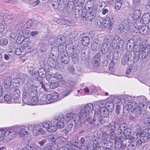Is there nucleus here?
Masks as SVG:
<instances>
[{
  "instance_id": "f257e3e1",
  "label": "nucleus",
  "mask_w": 150,
  "mask_h": 150,
  "mask_svg": "<svg viewBox=\"0 0 150 150\" xmlns=\"http://www.w3.org/2000/svg\"><path fill=\"white\" fill-rule=\"evenodd\" d=\"M36 88L33 85H25L24 93L23 94V101L25 104L28 105L30 103V98L34 96L36 92Z\"/></svg>"
},
{
  "instance_id": "f03ea898",
  "label": "nucleus",
  "mask_w": 150,
  "mask_h": 150,
  "mask_svg": "<svg viewBox=\"0 0 150 150\" xmlns=\"http://www.w3.org/2000/svg\"><path fill=\"white\" fill-rule=\"evenodd\" d=\"M47 76L46 79L50 83V86L51 88H55L58 87L59 84H62L64 83V81L60 75L56 76Z\"/></svg>"
},
{
  "instance_id": "7ed1b4c3",
  "label": "nucleus",
  "mask_w": 150,
  "mask_h": 150,
  "mask_svg": "<svg viewBox=\"0 0 150 150\" xmlns=\"http://www.w3.org/2000/svg\"><path fill=\"white\" fill-rule=\"evenodd\" d=\"M42 98V100L45 101L44 103L49 104L58 100L59 96L58 93L56 92H53L52 93H50L47 95H43Z\"/></svg>"
},
{
  "instance_id": "20e7f679",
  "label": "nucleus",
  "mask_w": 150,
  "mask_h": 150,
  "mask_svg": "<svg viewBox=\"0 0 150 150\" xmlns=\"http://www.w3.org/2000/svg\"><path fill=\"white\" fill-rule=\"evenodd\" d=\"M93 110V106L91 103H89L82 108L79 113V117L84 119Z\"/></svg>"
},
{
  "instance_id": "39448f33",
  "label": "nucleus",
  "mask_w": 150,
  "mask_h": 150,
  "mask_svg": "<svg viewBox=\"0 0 150 150\" xmlns=\"http://www.w3.org/2000/svg\"><path fill=\"white\" fill-rule=\"evenodd\" d=\"M118 125L115 126H113V125L111 122L105 128L106 129L105 132L107 134H110L111 139L112 140H115L116 139V132L115 130H117Z\"/></svg>"
},
{
  "instance_id": "423d86ee",
  "label": "nucleus",
  "mask_w": 150,
  "mask_h": 150,
  "mask_svg": "<svg viewBox=\"0 0 150 150\" xmlns=\"http://www.w3.org/2000/svg\"><path fill=\"white\" fill-rule=\"evenodd\" d=\"M117 36L114 37L111 42V46L113 49H122L123 47L124 43V41L122 40H119Z\"/></svg>"
},
{
  "instance_id": "0eeeda50",
  "label": "nucleus",
  "mask_w": 150,
  "mask_h": 150,
  "mask_svg": "<svg viewBox=\"0 0 150 150\" xmlns=\"http://www.w3.org/2000/svg\"><path fill=\"white\" fill-rule=\"evenodd\" d=\"M31 130V127L30 125L21 127L20 128L18 134L19 137L22 138L24 137L26 135L30 134Z\"/></svg>"
},
{
  "instance_id": "6e6552de",
  "label": "nucleus",
  "mask_w": 150,
  "mask_h": 150,
  "mask_svg": "<svg viewBox=\"0 0 150 150\" xmlns=\"http://www.w3.org/2000/svg\"><path fill=\"white\" fill-rule=\"evenodd\" d=\"M37 67H35L34 68L32 67H30V68H29V73L32 75H35L37 77L39 76L42 78L45 76V71L44 69H40L38 70V72H37L35 71V69Z\"/></svg>"
},
{
  "instance_id": "1a4fd4ad",
  "label": "nucleus",
  "mask_w": 150,
  "mask_h": 150,
  "mask_svg": "<svg viewBox=\"0 0 150 150\" xmlns=\"http://www.w3.org/2000/svg\"><path fill=\"white\" fill-rule=\"evenodd\" d=\"M134 57H132V54L131 53H126L124 55L121 60L122 63L123 65L127 64L128 62H133L136 63L134 61Z\"/></svg>"
},
{
  "instance_id": "9d476101",
  "label": "nucleus",
  "mask_w": 150,
  "mask_h": 150,
  "mask_svg": "<svg viewBox=\"0 0 150 150\" xmlns=\"http://www.w3.org/2000/svg\"><path fill=\"white\" fill-rule=\"evenodd\" d=\"M132 24L130 20L129 19L125 20L122 22V25L120 26V30L122 33L125 32L128 30L130 28L131 25Z\"/></svg>"
},
{
  "instance_id": "9b49d317",
  "label": "nucleus",
  "mask_w": 150,
  "mask_h": 150,
  "mask_svg": "<svg viewBox=\"0 0 150 150\" xmlns=\"http://www.w3.org/2000/svg\"><path fill=\"white\" fill-rule=\"evenodd\" d=\"M133 45L134 52V55L133 56L134 57V61L135 62H137L139 59L141 52L140 45H134L133 44Z\"/></svg>"
},
{
  "instance_id": "f8f14e48",
  "label": "nucleus",
  "mask_w": 150,
  "mask_h": 150,
  "mask_svg": "<svg viewBox=\"0 0 150 150\" xmlns=\"http://www.w3.org/2000/svg\"><path fill=\"white\" fill-rule=\"evenodd\" d=\"M99 112V111H96L95 112L94 116L93 117L95 125L102 124L105 122L104 120L100 115Z\"/></svg>"
},
{
  "instance_id": "ddd939ff",
  "label": "nucleus",
  "mask_w": 150,
  "mask_h": 150,
  "mask_svg": "<svg viewBox=\"0 0 150 150\" xmlns=\"http://www.w3.org/2000/svg\"><path fill=\"white\" fill-rule=\"evenodd\" d=\"M114 18L115 16L113 14H112L110 16L105 18L103 21L104 23L105 24V26L108 28H110Z\"/></svg>"
},
{
  "instance_id": "4468645a",
  "label": "nucleus",
  "mask_w": 150,
  "mask_h": 150,
  "mask_svg": "<svg viewBox=\"0 0 150 150\" xmlns=\"http://www.w3.org/2000/svg\"><path fill=\"white\" fill-rule=\"evenodd\" d=\"M96 15V11L95 9H92L87 12V16L85 18L86 21L90 22L93 21L95 18Z\"/></svg>"
},
{
  "instance_id": "2eb2a0df",
  "label": "nucleus",
  "mask_w": 150,
  "mask_h": 150,
  "mask_svg": "<svg viewBox=\"0 0 150 150\" xmlns=\"http://www.w3.org/2000/svg\"><path fill=\"white\" fill-rule=\"evenodd\" d=\"M54 118L55 120L59 121L57 123V127L63 128L64 125V123L62 122L64 119V115L62 114H61L57 116H55Z\"/></svg>"
},
{
  "instance_id": "dca6fc26",
  "label": "nucleus",
  "mask_w": 150,
  "mask_h": 150,
  "mask_svg": "<svg viewBox=\"0 0 150 150\" xmlns=\"http://www.w3.org/2000/svg\"><path fill=\"white\" fill-rule=\"evenodd\" d=\"M9 131L8 129H0V141L3 140L4 138L8 141L9 139Z\"/></svg>"
},
{
  "instance_id": "f3484780",
  "label": "nucleus",
  "mask_w": 150,
  "mask_h": 150,
  "mask_svg": "<svg viewBox=\"0 0 150 150\" xmlns=\"http://www.w3.org/2000/svg\"><path fill=\"white\" fill-rule=\"evenodd\" d=\"M112 124L113 125V126L115 127V126H118V128L117 129V130H115L116 133H117V137L120 138H122L124 136L125 134L124 133V132L123 130H121L120 127L121 125H119L118 123L116 122H115L112 121Z\"/></svg>"
},
{
  "instance_id": "a211bd4d",
  "label": "nucleus",
  "mask_w": 150,
  "mask_h": 150,
  "mask_svg": "<svg viewBox=\"0 0 150 150\" xmlns=\"http://www.w3.org/2000/svg\"><path fill=\"white\" fill-rule=\"evenodd\" d=\"M103 43L98 39L93 40L91 46L92 50L93 51H96L99 49L100 46Z\"/></svg>"
},
{
  "instance_id": "6ab92c4d",
  "label": "nucleus",
  "mask_w": 150,
  "mask_h": 150,
  "mask_svg": "<svg viewBox=\"0 0 150 150\" xmlns=\"http://www.w3.org/2000/svg\"><path fill=\"white\" fill-rule=\"evenodd\" d=\"M135 108V106L133 105L132 102H128L124 107L123 111L126 113H128L129 111L132 112L134 111Z\"/></svg>"
},
{
  "instance_id": "aec40b11",
  "label": "nucleus",
  "mask_w": 150,
  "mask_h": 150,
  "mask_svg": "<svg viewBox=\"0 0 150 150\" xmlns=\"http://www.w3.org/2000/svg\"><path fill=\"white\" fill-rule=\"evenodd\" d=\"M95 125L93 118L88 117L86 119L84 125H86V128L88 129H92L93 125Z\"/></svg>"
},
{
  "instance_id": "412c9836",
  "label": "nucleus",
  "mask_w": 150,
  "mask_h": 150,
  "mask_svg": "<svg viewBox=\"0 0 150 150\" xmlns=\"http://www.w3.org/2000/svg\"><path fill=\"white\" fill-rule=\"evenodd\" d=\"M79 140L77 137H75L72 138L69 142L68 143V145L70 146V148L72 149L73 148H78L79 147L77 146V144L78 143Z\"/></svg>"
},
{
  "instance_id": "4be33fe9",
  "label": "nucleus",
  "mask_w": 150,
  "mask_h": 150,
  "mask_svg": "<svg viewBox=\"0 0 150 150\" xmlns=\"http://www.w3.org/2000/svg\"><path fill=\"white\" fill-rule=\"evenodd\" d=\"M121 130H123L125 136H130L131 135V129L125 124L121 125Z\"/></svg>"
},
{
  "instance_id": "5701e85b",
  "label": "nucleus",
  "mask_w": 150,
  "mask_h": 150,
  "mask_svg": "<svg viewBox=\"0 0 150 150\" xmlns=\"http://www.w3.org/2000/svg\"><path fill=\"white\" fill-rule=\"evenodd\" d=\"M101 54L99 53L96 54L93 59V62L94 64V67H97L100 62Z\"/></svg>"
},
{
  "instance_id": "b1692460",
  "label": "nucleus",
  "mask_w": 150,
  "mask_h": 150,
  "mask_svg": "<svg viewBox=\"0 0 150 150\" xmlns=\"http://www.w3.org/2000/svg\"><path fill=\"white\" fill-rule=\"evenodd\" d=\"M102 144V145L104 146V147H111L113 145L112 143L108 137H103Z\"/></svg>"
},
{
  "instance_id": "393cba45",
  "label": "nucleus",
  "mask_w": 150,
  "mask_h": 150,
  "mask_svg": "<svg viewBox=\"0 0 150 150\" xmlns=\"http://www.w3.org/2000/svg\"><path fill=\"white\" fill-rule=\"evenodd\" d=\"M97 111H99V115L102 117H107L109 115V111L106 110L104 107H102L100 108V110H98Z\"/></svg>"
},
{
  "instance_id": "a878e982",
  "label": "nucleus",
  "mask_w": 150,
  "mask_h": 150,
  "mask_svg": "<svg viewBox=\"0 0 150 150\" xmlns=\"http://www.w3.org/2000/svg\"><path fill=\"white\" fill-rule=\"evenodd\" d=\"M82 34H81L80 36V38H81V41L82 45L85 46H86L89 44L90 42V38L89 37L87 36H84L81 37Z\"/></svg>"
},
{
  "instance_id": "bb28decb",
  "label": "nucleus",
  "mask_w": 150,
  "mask_h": 150,
  "mask_svg": "<svg viewBox=\"0 0 150 150\" xmlns=\"http://www.w3.org/2000/svg\"><path fill=\"white\" fill-rule=\"evenodd\" d=\"M75 8L74 9V15L76 18H79L80 17V13L81 10L82 9V6L81 5H78L75 6Z\"/></svg>"
},
{
  "instance_id": "cd10ccee",
  "label": "nucleus",
  "mask_w": 150,
  "mask_h": 150,
  "mask_svg": "<svg viewBox=\"0 0 150 150\" xmlns=\"http://www.w3.org/2000/svg\"><path fill=\"white\" fill-rule=\"evenodd\" d=\"M12 92V93L11 94V96L13 99L18 98L20 96V93L18 89L14 88L13 89H11Z\"/></svg>"
},
{
  "instance_id": "c85d7f7f",
  "label": "nucleus",
  "mask_w": 150,
  "mask_h": 150,
  "mask_svg": "<svg viewBox=\"0 0 150 150\" xmlns=\"http://www.w3.org/2000/svg\"><path fill=\"white\" fill-rule=\"evenodd\" d=\"M126 138L122 140V144L126 147H128L132 143V140H134L133 138H130V136H126Z\"/></svg>"
},
{
  "instance_id": "c756f323",
  "label": "nucleus",
  "mask_w": 150,
  "mask_h": 150,
  "mask_svg": "<svg viewBox=\"0 0 150 150\" xmlns=\"http://www.w3.org/2000/svg\"><path fill=\"white\" fill-rule=\"evenodd\" d=\"M122 110L120 106L119 105H117L116 106V108L115 109V111L116 114H117L116 116V118L118 120H121V119L122 118V116L120 115H119L120 112L122 111Z\"/></svg>"
},
{
  "instance_id": "7c9ffc66",
  "label": "nucleus",
  "mask_w": 150,
  "mask_h": 150,
  "mask_svg": "<svg viewBox=\"0 0 150 150\" xmlns=\"http://www.w3.org/2000/svg\"><path fill=\"white\" fill-rule=\"evenodd\" d=\"M40 46L39 51L41 53H44L46 52L47 50V46L45 43L41 41L39 42Z\"/></svg>"
},
{
  "instance_id": "2f4dec72",
  "label": "nucleus",
  "mask_w": 150,
  "mask_h": 150,
  "mask_svg": "<svg viewBox=\"0 0 150 150\" xmlns=\"http://www.w3.org/2000/svg\"><path fill=\"white\" fill-rule=\"evenodd\" d=\"M146 111L145 110H142L140 106H139L136 109L135 115L137 117H139L141 114L146 115Z\"/></svg>"
},
{
  "instance_id": "473e14b6",
  "label": "nucleus",
  "mask_w": 150,
  "mask_h": 150,
  "mask_svg": "<svg viewBox=\"0 0 150 150\" xmlns=\"http://www.w3.org/2000/svg\"><path fill=\"white\" fill-rule=\"evenodd\" d=\"M105 108L108 111L112 112L114 109V105L113 103L111 101L107 102L105 104Z\"/></svg>"
},
{
  "instance_id": "72a5a7b5",
  "label": "nucleus",
  "mask_w": 150,
  "mask_h": 150,
  "mask_svg": "<svg viewBox=\"0 0 150 150\" xmlns=\"http://www.w3.org/2000/svg\"><path fill=\"white\" fill-rule=\"evenodd\" d=\"M150 51V45H147L143 50L142 53V57L143 58H146Z\"/></svg>"
},
{
  "instance_id": "f704fd0d",
  "label": "nucleus",
  "mask_w": 150,
  "mask_h": 150,
  "mask_svg": "<svg viewBox=\"0 0 150 150\" xmlns=\"http://www.w3.org/2000/svg\"><path fill=\"white\" fill-rule=\"evenodd\" d=\"M137 29L139 30V33L144 34L146 33L148 30V27L146 25H144L142 26L139 25Z\"/></svg>"
},
{
  "instance_id": "c9c22d12",
  "label": "nucleus",
  "mask_w": 150,
  "mask_h": 150,
  "mask_svg": "<svg viewBox=\"0 0 150 150\" xmlns=\"http://www.w3.org/2000/svg\"><path fill=\"white\" fill-rule=\"evenodd\" d=\"M47 62L48 65L52 67H57V64L53 58L49 57L47 59Z\"/></svg>"
},
{
  "instance_id": "e433bc0d",
  "label": "nucleus",
  "mask_w": 150,
  "mask_h": 150,
  "mask_svg": "<svg viewBox=\"0 0 150 150\" xmlns=\"http://www.w3.org/2000/svg\"><path fill=\"white\" fill-rule=\"evenodd\" d=\"M122 144V140L119 139L115 142V150H120Z\"/></svg>"
},
{
  "instance_id": "4c0bfd02",
  "label": "nucleus",
  "mask_w": 150,
  "mask_h": 150,
  "mask_svg": "<svg viewBox=\"0 0 150 150\" xmlns=\"http://www.w3.org/2000/svg\"><path fill=\"white\" fill-rule=\"evenodd\" d=\"M72 91L71 87L68 88L66 87L63 90L61 94L63 97H65L69 95Z\"/></svg>"
},
{
  "instance_id": "58836bf2",
  "label": "nucleus",
  "mask_w": 150,
  "mask_h": 150,
  "mask_svg": "<svg viewBox=\"0 0 150 150\" xmlns=\"http://www.w3.org/2000/svg\"><path fill=\"white\" fill-rule=\"evenodd\" d=\"M21 81V78H14L11 82V83H10V85L12 84L13 86L18 87L20 86Z\"/></svg>"
},
{
  "instance_id": "ea45409f",
  "label": "nucleus",
  "mask_w": 150,
  "mask_h": 150,
  "mask_svg": "<svg viewBox=\"0 0 150 150\" xmlns=\"http://www.w3.org/2000/svg\"><path fill=\"white\" fill-rule=\"evenodd\" d=\"M142 22L144 24L146 25L149 22L150 16L149 13H146L143 16Z\"/></svg>"
},
{
  "instance_id": "a19ab883",
  "label": "nucleus",
  "mask_w": 150,
  "mask_h": 150,
  "mask_svg": "<svg viewBox=\"0 0 150 150\" xmlns=\"http://www.w3.org/2000/svg\"><path fill=\"white\" fill-rule=\"evenodd\" d=\"M86 138V137H82L79 141L81 148L83 150H85L86 149V144L87 141Z\"/></svg>"
},
{
  "instance_id": "79ce46f5",
  "label": "nucleus",
  "mask_w": 150,
  "mask_h": 150,
  "mask_svg": "<svg viewBox=\"0 0 150 150\" xmlns=\"http://www.w3.org/2000/svg\"><path fill=\"white\" fill-rule=\"evenodd\" d=\"M36 93H35L34 96H33L32 98H30V103L28 105H35L38 102V99L37 96H36Z\"/></svg>"
},
{
  "instance_id": "37998d69",
  "label": "nucleus",
  "mask_w": 150,
  "mask_h": 150,
  "mask_svg": "<svg viewBox=\"0 0 150 150\" xmlns=\"http://www.w3.org/2000/svg\"><path fill=\"white\" fill-rule=\"evenodd\" d=\"M65 139L62 137H57L56 139V145L62 146L64 143Z\"/></svg>"
},
{
  "instance_id": "c03bdc74",
  "label": "nucleus",
  "mask_w": 150,
  "mask_h": 150,
  "mask_svg": "<svg viewBox=\"0 0 150 150\" xmlns=\"http://www.w3.org/2000/svg\"><path fill=\"white\" fill-rule=\"evenodd\" d=\"M80 53L81 59L83 60H85L87 56L88 52H87L85 48L83 47L81 49Z\"/></svg>"
},
{
  "instance_id": "a18cd8bd",
  "label": "nucleus",
  "mask_w": 150,
  "mask_h": 150,
  "mask_svg": "<svg viewBox=\"0 0 150 150\" xmlns=\"http://www.w3.org/2000/svg\"><path fill=\"white\" fill-rule=\"evenodd\" d=\"M76 117H77V116L72 113L67 114L65 116V121L67 122H69L71 119L76 118Z\"/></svg>"
},
{
  "instance_id": "49530a36",
  "label": "nucleus",
  "mask_w": 150,
  "mask_h": 150,
  "mask_svg": "<svg viewBox=\"0 0 150 150\" xmlns=\"http://www.w3.org/2000/svg\"><path fill=\"white\" fill-rule=\"evenodd\" d=\"M140 15V11L139 10H136L133 12L132 16V18L134 20H137L139 18Z\"/></svg>"
},
{
  "instance_id": "de8ad7c7",
  "label": "nucleus",
  "mask_w": 150,
  "mask_h": 150,
  "mask_svg": "<svg viewBox=\"0 0 150 150\" xmlns=\"http://www.w3.org/2000/svg\"><path fill=\"white\" fill-rule=\"evenodd\" d=\"M59 49L57 46H53L51 49V53L52 56L59 54Z\"/></svg>"
},
{
  "instance_id": "09e8293b",
  "label": "nucleus",
  "mask_w": 150,
  "mask_h": 150,
  "mask_svg": "<svg viewBox=\"0 0 150 150\" xmlns=\"http://www.w3.org/2000/svg\"><path fill=\"white\" fill-rule=\"evenodd\" d=\"M57 40H58V43L63 44V45L66 44V38L62 35H60L59 36Z\"/></svg>"
},
{
  "instance_id": "8fccbe9b",
  "label": "nucleus",
  "mask_w": 150,
  "mask_h": 150,
  "mask_svg": "<svg viewBox=\"0 0 150 150\" xmlns=\"http://www.w3.org/2000/svg\"><path fill=\"white\" fill-rule=\"evenodd\" d=\"M130 42H133V44L134 45H140L141 42V39L139 37H137L135 39V40H134L133 39H131L129 40Z\"/></svg>"
},
{
  "instance_id": "3c124183",
  "label": "nucleus",
  "mask_w": 150,
  "mask_h": 150,
  "mask_svg": "<svg viewBox=\"0 0 150 150\" xmlns=\"http://www.w3.org/2000/svg\"><path fill=\"white\" fill-rule=\"evenodd\" d=\"M22 82L24 83L25 84H31L32 85V84L28 83L29 81H30L28 77L25 74H22Z\"/></svg>"
},
{
  "instance_id": "603ef678",
  "label": "nucleus",
  "mask_w": 150,
  "mask_h": 150,
  "mask_svg": "<svg viewBox=\"0 0 150 150\" xmlns=\"http://www.w3.org/2000/svg\"><path fill=\"white\" fill-rule=\"evenodd\" d=\"M57 41V38L54 37L50 38L49 41V44L52 45H54V46H57L58 45V42Z\"/></svg>"
},
{
  "instance_id": "864d4df0",
  "label": "nucleus",
  "mask_w": 150,
  "mask_h": 150,
  "mask_svg": "<svg viewBox=\"0 0 150 150\" xmlns=\"http://www.w3.org/2000/svg\"><path fill=\"white\" fill-rule=\"evenodd\" d=\"M57 22L60 24L70 25V22L67 19H58Z\"/></svg>"
},
{
  "instance_id": "5fc2aeb1",
  "label": "nucleus",
  "mask_w": 150,
  "mask_h": 150,
  "mask_svg": "<svg viewBox=\"0 0 150 150\" xmlns=\"http://www.w3.org/2000/svg\"><path fill=\"white\" fill-rule=\"evenodd\" d=\"M17 34L15 32H12L10 34V40L12 41L14 43L16 44V38Z\"/></svg>"
},
{
  "instance_id": "6e6d98bb",
  "label": "nucleus",
  "mask_w": 150,
  "mask_h": 150,
  "mask_svg": "<svg viewBox=\"0 0 150 150\" xmlns=\"http://www.w3.org/2000/svg\"><path fill=\"white\" fill-rule=\"evenodd\" d=\"M57 148L58 146L54 144L45 147L44 150H57Z\"/></svg>"
},
{
  "instance_id": "4d7b16f0",
  "label": "nucleus",
  "mask_w": 150,
  "mask_h": 150,
  "mask_svg": "<svg viewBox=\"0 0 150 150\" xmlns=\"http://www.w3.org/2000/svg\"><path fill=\"white\" fill-rule=\"evenodd\" d=\"M52 125V123L50 121H44L42 124V126L45 128L46 129V130H47V128H48L50 126H51Z\"/></svg>"
},
{
  "instance_id": "13d9d810",
  "label": "nucleus",
  "mask_w": 150,
  "mask_h": 150,
  "mask_svg": "<svg viewBox=\"0 0 150 150\" xmlns=\"http://www.w3.org/2000/svg\"><path fill=\"white\" fill-rule=\"evenodd\" d=\"M16 135V131L10 128V140L15 137Z\"/></svg>"
},
{
  "instance_id": "bf43d9fd",
  "label": "nucleus",
  "mask_w": 150,
  "mask_h": 150,
  "mask_svg": "<svg viewBox=\"0 0 150 150\" xmlns=\"http://www.w3.org/2000/svg\"><path fill=\"white\" fill-rule=\"evenodd\" d=\"M87 11L86 8L82 7V10H81V13H80V16L83 18H86L87 16Z\"/></svg>"
},
{
  "instance_id": "052dcab7",
  "label": "nucleus",
  "mask_w": 150,
  "mask_h": 150,
  "mask_svg": "<svg viewBox=\"0 0 150 150\" xmlns=\"http://www.w3.org/2000/svg\"><path fill=\"white\" fill-rule=\"evenodd\" d=\"M74 83L71 81L70 80H68L65 83V85H66V87L68 88H69L70 87L72 88V90H73V86Z\"/></svg>"
},
{
  "instance_id": "680f3d73",
  "label": "nucleus",
  "mask_w": 150,
  "mask_h": 150,
  "mask_svg": "<svg viewBox=\"0 0 150 150\" xmlns=\"http://www.w3.org/2000/svg\"><path fill=\"white\" fill-rule=\"evenodd\" d=\"M75 119L74 120V121L75 123L74 127L75 128H78L80 126L81 124V121L79 118L76 117Z\"/></svg>"
},
{
  "instance_id": "e2e57ef3",
  "label": "nucleus",
  "mask_w": 150,
  "mask_h": 150,
  "mask_svg": "<svg viewBox=\"0 0 150 150\" xmlns=\"http://www.w3.org/2000/svg\"><path fill=\"white\" fill-rule=\"evenodd\" d=\"M97 9L98 10V8H100L101 9H102V8H104V7L105 6V3L104 1H102L101 2H100L99 1H97Z\"/></svg>"
},
{
  "instance_id": "0e129e2a",
  "label": "nucleus",
  "mask_w": 150,
  "mask_h": 150,
  "mask_svg": "<svg viewBox=\"0 0 150 150\" xmlns=\"http://www.w3.org/2000/svg\"><path fill=\"white\" fill-rule=\"evenodd\" d=\"M57 129V128L56 126L54 125H52L50 126L48 128H47V131L48 132L52 133L55 131Z\"/></svg>"
},
{
  "instance_id": "69168bd1",
  "label": "nucleus",
  "mask_w": 150,
  "mask_h": 150,
  "mask_svg": "<svg viewBox=\"0 0 150 150\" xmlns=\"http://www.w3.org/2000/svg\"><path fill=\"white\" fill-rule=\"evenodd\" d=\"M25 148L28 150H33L34 149V145L33 144L29 143L26 145Z\"/></svg>"
},
{
  "instance_id": "338daca9",
  "label": "nucleus",
  "mask_w": 150,
  "mask_h": 150,
  "mask_svg": "<svg viewBox=\"0 0 150 150\" xmlns=\"http://www.w3.org/2000/svg\"><path fill=\"white\" fill-rule=\"evenodd\" d=\"M32 131L34 135L37 136L39 134L38 129V126L37 125H34V126Z\"/></svg>"
},
{
  "instance_id": "774afa93",
  "label": "nucleus",
  "mask_w": 150,
  "mask_h": 150,
  "mask_svg": "<svg viewBox=\"0 0 150 150\" xmlns=\"http://www.w3.org/2000/svg\"><path fill=\"white\" fill-rule=\"evenodd\" d=\"M72 61L75 63L78 62L79 58L78 55L77 54L73 53V54L71 56Z\"/></svg>"
}]
</instances>
